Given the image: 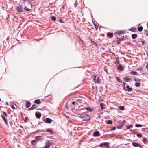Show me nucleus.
Listing matches in <instances>:
<instances>
[{
	"label": "nucleus",
	"mask_w": 148,
	"mask_h": 148,
	"mask_svg": "<svg viewBox=\"0 0 148 148\" xmlns=\"http://www.w3.org/2000/svg\"><path fill=\"white\" fill-rule=\"evenodd\" d=\"M5 104L6 105H8V102H6L5 103Z\"/></svg>",
	"instance_id": "64"
},
{
	"label": "nucleus",
	"mask_w": 148,
	"mask_h": 148,
	"mask_svg": "<svg viewBox=\"0 0 148 148\" xmlns=\"http://www.w3.org/2000/svg\"><path fill=\"white\" fill-rule=\"evenodd\" d=\"M51 19L52 20L55 21L56 20V18L55 16H53L51 17Z\"/></svg>",
	"instance_id": "40"
},
{
	"label": "nucleus",
	"mask_w": 148,
	"mask_h": 148,
	"mask_svg": "<svg viewBox=\"0 0 148 148\" xmlns=\"http://www.w3.org/2000/svg\"><path fill=\"white\" fill-rule=\"evenodd\" d=\"M107 36L110 38H112L113 36V34L112 33L108 32L107 33Z\"/></svg>",
	"instance_id": "14"
},
{
	"label": "nucleus",
	"mask_w": 148,
	"mask_h": 148,
	"mask_svg": "<svg viewBox=\"0 0 148 148\" xmlns=\"http://www.w3.org/2000/svg\"><path fill=\"white\" fill-rule=\"evenodd\" d=\"M135 86L136 87H139L140 86V82H137L135 84Z\"/></svg>",
	"instance_id": "29"
},
{
	"label": "nucleus",
	"mask_w": 148,
	"mask_h": 148,
	"mask_svg": "<svg viewBox=\"0 0 148 148\" xmlns=\"http://www.w3.org/2000/svg\"><path fill=\"white\" fill-rule=\"evenodd\" d=\"M125 82H130L132 81V79L130 78L125 77L123 78Z\"/></svg>",
	"instance_id": "12"
},
{
	"label": "nucleus",
	"mask_w": 148,
	"mask_h": 148,
	"mask_svg": "<svg viewBox=\"0 0 148 148\" xmlns=\"http://www.w3.org/2000/svg\"><path fill=\"white\" fill-rule=\"evenodd\" d=\"M143 125L141 124H136L135 125V126L137 127H142Z\"/></svg>",
	"instance_id": "37"
},
{
	"label": "nucleus",
	"mask_w": 148,
	"mask_h": 148,
	"mask_svg": "<svg viewBox=\"0 0 148 148\" xmlns=\"http://www.w3.org/2000/svg\"><path fill=\"white\" fill-rule=\"evenodd\" d=\"M28 120H29V119L27 117H25V119H24V121L25 122H27L28 121Z\"/></svg>",
	"instance_id": "44"
},
{
	"label": "nucleus",
	"mask_w": 148,
	"mask_h": 148,
	"mask_svg": "<svg viewBox=\"0 0 148 148\" xmlns=\"http://www.w3.org/2000/svg\"><path fill=\"white\" fill-rule=\"evenodd\" d=\"M79 117L83 119L82 121H88L90 120V116L88 114L85 115L84 116H80Z\"/></svg>",
	"instance_id": "1"
},
{
	"label": "nucleus",
	"mask_w": 148,
	"mask_h": 148,
	"mask_svg": "<svg viewBox=\"0 0 148 148\" xmlns=\"http://www.w3.org/2000/svg\"><path fill=\"white\" fill-rule=\"evenodd\" d=\"M138 70L140 71H142L143 70V68L142 67H140L138 69Z\"/></svg>",
	"instance_id": "49"
},
{
	"label": "nucleus",
	"mask_w": 148,
	"mask_h": 148,
	"mask_svg": "<svg viewBox=\"0 0 148 148\" xmlns=\"http://www.w3.org/2000/svg\"><path fill=\"white\" fill-rule=\"evenodd\" d=\"M90 40L91 41V43L93 45H94L95 46H97L98 45L97 43L95 42L93 40H92L91 39H90Z\"/></svg>",
	"instance_id": "18"
},
{
	"label": "nucleus",
	"mask_w": 148,
	"mask_h": 148,
	"mask_svg": "<svg viewBox=\"0 0 148 148\" xmlns=\"http://www.w3.org/2000/svg\"><path fill=\"white\" fill-rule=\"evenodd\" d=\"M100 106H101V108L102 109H104L105 108H103V103H101L100 104Z\"/></svg>",
	"instance_id": "45"
},
{
	"label": "nucleus",
	"mask_w": 148,
	"mask_h": 148,
	"mask_svg": "<svg viewBox=\"0 0 148 148\" xmlns=\"http://www.w3.org/2000/svg\"><path fill=\"white\" fill-rule=\"evenodd\" d=\"M59 22L61 23H65L64 21H63L62 19H59Z\"/></svg>",
	"instance_id": "42"
},
{
	"label": "nucleus",
	"mask_w": 148,
	"mask_h": 148,
	"mask_svg": "<svg viewBox=\"0 0 148 148\" xmlns=\"http://www.w3.org/2000/svg\"><path fill=\"white\" fill-rule=\"evenodd\" d=\"M31 105V103L29 101H27L26 103V107L27 108H29Z\"/></svg>",
	"instance_id": "22"
},
{
	"label": "nucleus",
	"mask_w": 148,
	"mask_h": 148,
	"mask_svg": "<svg viewBox=\"0 0 148 148\" xmlns=\"http://www.w3.org/2000/svg\"><path fill=\"white\" fill-rule=\"evenodd\" d=\"M137 136L139 138H141L142 137V135L141 134L139 133L137 134Z\"/></svg>",
	"instance_id": "46"
},
{
	"label": "nucleus",
	"mask_w": 148,
	"mask_h": 148,
	"mask_svg": "<svg viewBox=\"0 0 148 148\" xmlns=\"http://www.w3.org/2000/svg\"><path fill=\"white\" fill-rule=\"evenodd\" d=\"M130 74L132 75H138V74L137 72L134 71H131L130 73Z\"/></svg>",
	"instance_id": "24"
},
{
	"label": "nucleus",
	"mask_w": 148,
	"mask_h": 148,
	"mask_svg": "<svg viewBox=\"0 0 148 148\" xmlns=\"http://www.w3.org/2000/svg\"><path fill=\"white\" fill-rule=\"evenodd\" d=\"M123 85H124V86H123V87H124V86H125V84H126L125 83V82H123Z\"/></svg>",
	"instance_id": "62"
},
{
	"label": "nucleus",
	"mask_w": 148,
	"mask_h": 148,
	"mask_svg": "<svg viewBox=\"0 0 148 148\" xmlns=\"http://www.w3.org/2000/svg\"><path fill=\"white\" fill-rule=\"evenodd\" d=\"M101 117V115H99L98 116L97 118L100 119Z\"/></svg>",
	"instance_id": "60"
},
{
	"label": "nucleus",
	"mask_w": 148,
	"mask_h": 148,
	"mask_svg": "<svg viewBox=\"0 0 148 148\" xmlns=\"http://www.w3.org/2000/svg\"><path fill=\"white\" fill-rule=\"evenodd\" d=\"M133 42H134L136 43H138V41H137L136 40H133Z\"/></svg>",
	"instance_id": "57"
},
{
	"label": "nucleus",
	"mask_w": 148,
	"mask_h": 148,
	"mask_svg": "<svg viewBox=\"0 0 148 148\" xmlns=\"http://www.w3.org/2000/svg\"><path fill=\"white\" fill-rule=\"evenodd\" d=\"M141 44H139V45H145L146 44V42L145 40H143L141 41Z\"/></svg>",
	"instance_id": "38"
},
{
	"label": "nucleus",
	"mask_w": 148,
	"mask_h": 148,
	"mask_svg": "<svg viewBox=\"0 0 148 148\" xmlns=\"http://www.w3.org/2000/svg\"><path fill=\"white\" fill-rule=\"evenodd\" d=\"M1 116L3 120L4 121L6 124L7 125H8V123L6 118L4 116L2 115H1Z\"/></svg>",
	"instance_id": "15"
},
{
	"label": "nucleus",
	"mask_w": 148,
	"mask_h": 148,
	"mask_svg": "<svg viewBox=\"0 0 148 148\" xmlns=\"http://www.w3.org/2000/svg\"><path fill=\"white\" fill-rule=\"evenodd\" d=\"M45 132V130H40L39 129L38 130L36 131V132H35V133H38V132Z\"/></svg>",
	"instance_id": "30"
},
{
	"label": "nucleus",
	"mask_w": 148,
	"mask_h": 148,
	"mask_svg": "<svg viewBox=\"0 0 148 148\" xmlns=\"http://www.w3.org/2000/svg\"><path fill=\"white\" fill-rule=\"evenodd\" d=\"M52 143L49 140L47 141L45 143V148H49L50 146L52 145Z\"/></svg>",
	"instance_id": "2"
},
{
	"label": "nucleus",
	"mask_w": 148,
	"mask_h": 148,
	"mask_svg": "<svg viewBox=\"0 0 148 148\" xmlns=\"http://www.w3.org/2000/svg\"><path fill=\"white\" fill-rule=\"evenodd\" d=\"M131 37L133 39H134L137 38L138 35L136 34H134L132 35Z\"/></svg>",
	"instance_id": "19"
},
{
	"label": "nucleus",
	"mask_w": 148,
	"mask_h": 148,
	"mask_svg": "<svg viewBox=\"0 0 148 148\" xmlns=\"http://www.w3.org/2000/svg\"><path fill=\"white\" fill-rule=\"evenodd\" d=\"M126 88H127V89H126L125 88V86H124V88H123L124 90L126 91H128L129 92H130L132 90V88H130V86L128 85L127 86H126Z\"/></svg>",
	"instance_id": "5"
},
{
	"label": "nucleus",
	"mask_w": 148,
	"mask_h": 148,
	"mask_svg": "<svg viewBox=\"0 0 148 148\" xmlns=\"http://www.w3.org/2000/svg\"><path fill=\"white\" fill-rule=\"evenodd\" d=\"M116 79L120 83H122V80L120 79L119 77H115Z\"/></svg>",
	"instance_id": "35"
},
{
	"label": "nucleus",
	"mask_w": 148,
	"mask_h": 148,
	"mask_svg": "<svg viewBox=\"0 0 148 148\" xmlns=\"http://www.w3.org/2000/svg\"><path fill=\"white\" fill-rule=\"evenodd\" d=\"M93 23V24L95 27V28L96 29V30H97L98 29V26L97 25H96L95 24V22H94V23Z\"/></svg>",
	"instance_id": "43"
},
{
	"label": "nucleus",
	"mask_w": 148,
	"mask_h": 148,
	"mask_svg": "<svg viewBox=\"0 0 148 148\" xmlns=\"http://www.w3.org/2000/svg\"><path fill=\"white\" fill-rule=\"evenodd\" d=\"M146 67L147 69L148 70V63L146 66Z\"/></svg>",
	"instance_id": "61"
},
{
	"label": "nucleus",
	"mask_w": 148,
	"mask_h": 148,
	"mask_svg": "<svg viewBox=\"0 0 148 148\" xmlns=\"http://www.w3.org/2000/svg\"><path fill=\"white\" fill-rule=\"evenodd\" d=\"M71 103L73 105H75V101H73L71 102Z\"/></svg>",
	"instance_id": "59"
},
{
	"label": "nucleus",
	"mask_w": 148,
	"mask_h": 148,
	"mask_svg": "<svg viewBox=\"0 0 148 148\" xmlns=\"http://www.w3.org/2000/svg\"><path fill=\"white\" fill-rule=\"evenodd\" d=\"M31 143L33 145H35L37 144V142L35 140H33L31 141Z\"/></svg>",
	"instance_id": "26"
},
{
	"label": "nucleus",
	"mask_w": 148,
	"mask_h": 148,
	"mask_svg": "<svg viewBox=\"0 0 148 148\" xmlns=\"http://www.w3.org/2000/svg\"><path fill=\"white\" fill-rule=\"evenodd\" d=\"M45 131V132H50L51 134H53V132L52 130H49L48 129H47Z\"/></svg>",
	"instance_id": "27"
},
{
	"label": "nucleus",
	"mask_w": 148,
	"mask_h": 148,
	"mask_svg": "<svg viewBox=\"0 0 148 148\" xmlns=\"http://www.w3.org/2000/svg\"><path fill=\"white\" fill-rule=\"evenodd\" d=\"M43 121L47 123H51L53 121L50 118H47L45 119H43Z\"/></svg>",
	"instance_id": "4"
},
{
	"label": "nucleus",
	"mask_w": 148,
	"mask_h": 148,
	"mask_svg": "<svg viewBox=\"0 0 148 148\" xmlns=\"http://www.w3.org/2000/svg\"><path fill=\"white\" fill-rule=\"evenodd\" d=\"M122 37L119 38H116L117 39L119 40V41H122L123 40H124V36L123 35V36H121Z\"/></svg>",
	"instance_id": "25"
},
{
	"label": "nucleus",
	"mask_w": 148,
	"mask_h": 148,
	"mask_svg": "<svg viewBox=\"0 0 148 148\" xmlns=\"http://www.w3.org/2000/svg\"><path fill=\"white\" fill-rule=\"evenodd\" d=\"M106 123L108 124H112V121L111 120H108Z\"/></svg>",
	"instance_id": "36"
},
{
	"label": "nucleus",
	"mask_w": 148,
	"mask_h": 148,
	"mask_svg": "<svg viewBox=\"0 0 148 148\" xmlns=\"http://www.w3.org/2000/svg\"><path fill=\"white\" fill-rule=\"evenodd\" d=\"M110 143L107 142H104L102 143H101L99 146H98V147H101L104 145L106 146L107 148H109L110 146L109 145Z\"/></svg>",
	"instance_id": "3"
},
{
	"label": "nucleus",
	"mask_w": 148,
	"mask_h": 148,
	"mask_svg": "<svg viewBox=\"0 0 148 148\" xmlns=\"http://www.w3.org/2000/svg\"><path fill=\"white\" fill-rule=\"evenodd\" d=\"M37 106L36 105L33 104L30 108L28 109V110H33L36 108L37 107Z\"/></svg>",
	"instance_id": "16"
},
{
	"label": "nucleus",
	"mask_w": 148,
	"mask_h": 148,
	"mask_svg": "<svg viewBox=\"0 0 148 148\" xmlns=\"http://www.w3.org/2000/svg\"><path fill=\"white\" fill-rule=\"evenodd\" d=\"M97 75H95V76H93V80L95 82V81H96V77H97Z\"/></svg>",
	"instance_id": "51"
},
{
	"label": "nucleus",
	"mask_w": 148,
	"mask_h": 148,
	"mask_svg": "<svg viewBox=\"0 0 148 148\" xmlns=\"http://www.w3.org/2000/svg\"><path fill=\"white\" fill-rule=\"evenodd\" d=\"M29 0H23V1L25 2H28V1Z\"/></svg>",
	"instance_id": "63"
},
{
	"label": "nucleus",
	"mask_w": 148,
	"mask_h": 148,
	"mask_svg": "<svg viewBox=\"0 0 148 148\" xmlns=\"http://www.w3.org/2000/svg\"><path fill=\"white\" fill-rule=\"evenodd\" d=\"M65 107L66 108H67V109H68V104H67V103H66L65 105Z\"/></svg>",
	"instance_id": "56"
},
{
	"label": "nucleus",
	"mask_w": 148,
	"mask_h": 148,
	"mask_svg": "<svg viewBox=\"0 0 148 148\" xmlns=\"http://www.w3.org/2000/svg\"><path fill=\"white\" fill-rule=\"evenodd\" d=\"M86 109L88 111L90 112H91L93 111L92 109L90 108L89 107H87L86 108Z\"/></svg>",
	"instance_id": "34"
},
{
	"label": "nucleus",
	"mask_w": 148,
	"mask_h": 148,
	"mask_svg": "<svg viewBox=\"0 0 148 148\" xmlns=\"http://www.w3.org/2000/svg\"><path fill=\"white\" fill-rule=\"evenodd\" d=\"M124 125V123H123L122 122L121 125H119L117 126V128L118 129H121L123 127Z\"/></svg>",
	"instance_id": "13"
},
{
	"label": "nucleus",
	"mask_w": 148,
	"mask_h": 148,
	"mask_svg": "<svg viewBox=\"0 0 148 148\" xmlns=\"http://www.w3.org/2000/svg\"><path fill=\"white\" fill-rule=\"evenodd\" d=\"M124 33V32L122 31H119V32L114 33V34H117L121 36L120 34H123Z\"/></svg>",
	"instance_id": "17"
},
{
	"label": "nucleus",
	"mask_w": 148,
	"mask_h": 148,
	"mask_svg": "<svg viewBox=\"0 0 148 148\" xmlns=\"http://www.w3.org/2000/svg\"><path fill=\"white\" fill-rule=\"evenodd\" d=\"M35 116L38 119L40 118L41 116V114L40 112H36L35 113Z\"/></svg>",
	"instance_id": "10"
},
{
	"label": "nucleus",
	"mask_w": 148,
	"mask_h": 148,
	"mask_svg": "<svg viewBox=\"0 0 148 148\" xmlns=\"http://www.w3.org/2000/svg\"><path fill=\"white\" fill-rule=\"evenodd\" d=\"M34 103L36 104H40L41 103V102L40 99H37L35 100L34 101Z\"/></svg>",
	"instance_id": "21"
},
{
	"label": "nucleus",
	"mask_w": 148,
	"mask_h": 148,
	"mask_svg": "<svg viewBox=\"0 0 148 148\" xmlns=\"http://www.w3.org/2000/svg\"><path fill=\"white\" fill-rule=\"evenodd\" d=\"M132 145L133 146L135 147H140V148H141L142 145L138 143L135 142H133L132 143Z\"/></svg>",
	"instance_id": "6"
},
{
	"label": "nucleus",
	"mask_w": 148,
	"mask_h": 148,
	"mask_svg": "<svg viewBox=\"0 0 148 148\" xmlns=\"http://www.w3.org/2000/svg\"><path fill=\"white\" fill-rule=\"evenodd\" d=\"M118 69L121 71H123L124 69L123 68L122 65L121 64H120L118 67Z\"/></svg>",
	"instance_id": "23"
},
{
	"label": "nucleus",
	"mask_w": 148,
	"mask_h": 148,
	"mask_svg": "<svg viewBox=\"0 0 148 148\" xmlns=\"http://www.w3.org/2000/svg\"><path fill=\"white\" fill-rule=\"evenodd\" d=\"M143 141L144 142H145L146 141V138H144L143 139Z\"/></svg>",
	"instance_id": "55"
},
{
	"label": "nucleus",
	"mask_w": 148,
	"mask_h": 148,
	"mask_svg": "<svg viewBox=\"0 0 148 148\" xmlns=\"http://www.w3.org/2000/svg\"><path fill=\"white\" fill-rule=\"evenodd\" d=\"M116 41H117V43L118 44H119L120 43V41H119V40L117 39Z\"/></svg>",
	"instance_id": "53"
},
{
	"label": "nucleus",
	"mask_w": 148,
	"mask_h": 148,
	"mask_svg": "<svg viewBox=\"0 0 148 148\" xmlns=\"http://www.w3.org/2000/svg\"><path fill=\"white\" fill-rule=\"evenodd\" d=\"M35 139L37 141H41L43 139V138L41 136H35Z\"/></svg>",
	"instance_id": "8"
},
{
	"label": "nucleus",
	"mask_w": 148,
	"mask_h": 148,
	"mask_svg": "<svg viewBox=\"0 0 148 148\" xmlns=\"http://www.w3.org/2000/svg\"><path fill=\"white\" fill-rule=\"evenodd\" d=\"M40 135L42 136H46L47 135V134L45 133V132H43L41 133Z\"/></svg>",
	"instance_id": "47"
},
{
	"label": "nucleus",
	"mask_w": 148,
	"mask_h": 148,
	"mask_svg": "<svg viewBox=\"0 0 148 148\" xmlns=\"http://www.w3.org/2000/svg\"><path fill=\"white\" fill-rule=\"evenodd\" d=\"M81 42L82 43V44H83L84 43V41L82 40V39H81Z\"/></svg>",
	"instance_id": "58"
},
{
	"label": "nucleus",
	"mask_w": 148,
	"mask_h": 148,
	"mask_svg": "<svg viewBox=\"0 0 148 148\" xmlns=\"http://www.w3.org/2000/svg\"><path fill=\"white\" fill-rule=\"evenodd\" d=\"M78 4V3H77V2H75L74 3V6L75 7H77V5Z\"/></svg>",
	"instance_id": "54"
},
{
	"label": "nucleus",
	"mask_w": 148,
	"mask_h": 148,
	"mask_svg": "<svg viewBox=\"0 0 148 148\" xmlns=\"http://www.w3.org/2000/svg\"><path fill=\"white\" fill-rule=\"evenodd\" d=\"M134 80L135 82L140 81V80L138 78L135 77L134 78Z\"/></svg>",
	"instance_id": "39"
},
{
	"label": "nucleus",
	"mask_w": 148,
	"mask_h": 148,
	"mask_svg": "<svg viewBox=\"0 0 148 148\" xmlns=\"http://www.w3.org/2000/svg\"><path fill=\"white\" fill-rule=\"evenodd\" d=\"M128 30L134 32L137 31L135 27H131Z\"/></svg>",
	"instance_id": "11"
},
{
	"label": "nucleus",
	"mask_w": 148,
	"mask_h": 148,
	"mask_svg": "<svg viewBox=\"0 0 148 148\" xmlns=\"http://www.w3.org/2000/svg\"><path fill=\"white\" fill-rule=\"evenodd\" d=\"M118 108L119 110H123L125 109L124 107L123 106H120Z\"/></svg>",
	"instance_id": "28"
},
{
	"label": "nucleus",
	"mask_w": 148,
	"mask_h": 148,
	"mask_svg": "<svg viewBox=\"0 0 148 148\" xmlns=\"http://www.w3.org/2000/svg\"><path fill=\"white\" fill-rule=\"evenodd\" d=\"M62 8L63 10H66L67 8H66L65 6V5H64L62 6Z\"/></svg>",
	"instance_id": "50"
},
{
	"label": "nucleus",
	"mask_w": 148,
	"mask_h": 148,
	"mask_svg": "<svg viewBox=\"0 0 148 148\" xmlns=\"http://www.w3.org/2000/svg\"><path fill=\"white\" fill-rule=\"evenodd\" d=\"M11 107L13 109H15L16 108L13 105H11Z\"/></svg>",
	"instance_id": "52"
},
{
	"label": "nucleus",
	"mask_w": 148,
	"mask_h": 148,
	"mask_svg": "<svg viewBox=\"0 0 148 148\" xmlns=\"http://www.w3.org/2000/svg\"><path fill=\"white\" fill-rule=\"evenodd\" d=\"M116 129V127H114L112 128L110 130H109L110 131H112L113 130H115Z\"/></svg>",
	"instance_id": "48"
},
{
	"label": "nucleus",
	"mask_w": 148,
	"mask_h": 148,
	"mask_svg": "<svg viewBox=\"0 0 148 148\" xmlns=\"http://www.w3.org/2000/svg\"><path fill=\"white\" fill-rule=\"evenodd\" d=\"M16 10L19 12H23V11L21 6H19L16 7Z\"/></svg>",
	"instance_id": "9"
},
{
	"label": "nucleus",
	"mask_w": 148,
	"mask_h": 148,
	"mask_svg": "<svg viewBox=\"0 0 148 148\" xmlns=\"http://www.w3.org/2000/svg\"><path fill=\"white\" fill-rule=\"evenodd\" d=\"M1 112L2 113H3V115L5 117L7 116L8 115L6 112L4 111H1Z\"/></svg>",
	"instance_id": "33"
},
{
	"label": "nucleus",
	"mask_w": 148,
	"mask_h": 148,
	"mask_svg": "<svg viewBox=\"0 0 148 148\" xmlns=\"http://www.w3.org/2000/svg\"><path fill=\"white\" fill-rule=\"evenodd\" d=\"M101 79L99 78V77L98 76L96 79V81H95V83H99L101 82Z\"/></svg>",
	"instance_id": "20"
},
{
	"label": "nucleus",
	"mask_w": 148,
	"mask_h": 148,
	"mask_svg": "<svg viewBox=\"0 0 148 148\" xmlns=\"http://www.w3.org/2000/svg\"><path fill=\"white\" fill-rule=\"evenodd\" d=\"M24 9L26 11H29L30 10H31V9L28 8L27 6H25L24 8Z\"/></svg>",
	"instance_id": "32"
},
{
	"label": "nucleus",
	"mask_w": 148,
	"mask_h": 148,
	"mask_svg": "<svg viewBox=\"0 0 148 148\" xmlns=\"http://www.w3.org/2000/svg\"><path fill=\"white\" fill-rule=\"evenodd\" d=\"M133 127V125H130L128 126L127 127V129L128 130L130 129L131 128H132Z\"/></svg>",
	"instance_id": "41"
},
{
	"label": "nucleus",
	"mask_w": 148,
	"mask_h": 148,
	"mask_svg": "<svg viewBox=\"0 0 148 148\" xmlns=\"http://www.w3.org/2000/svg\"><path fill=\"white\" fill-rule=\"evenodd\" d=\"M101 134L99 132L97 131L94 132L93 134V136L94 137H97L100 136Z\"/></svg>",
	"instance_id": "7"
},
{
	"label": "nucleus",
	"mask_w": 148,
	"mask_h": 148,
	"mask_svg": "<svg viewBox=\"0 0 148 148\" xmlns=\"http://www.w3.org/2000/svg\"><path fill=\"white\" fill-rule=\"evenodd\" d=\"M143 27L142 26L139 27L138 28V30L139 32H141L143 30Z\"/></svg>",
	"instance_id": "31"
}]
</instances>
